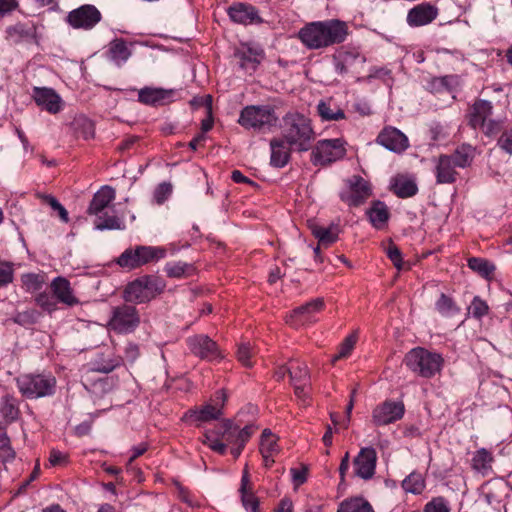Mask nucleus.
Returning a JSON list of instances; mask_svg holds the SVG:
<instances>
[{
	"mask_svg": "<svg viewBox=\"0 0 512 512\" xmlns=\"http://www.w3.org/2000/svg\"><path fill=\"white\" fill-rule=\"evenodd\" d=\"M436 309L443 316H453L457 314L460 309L457 307L452 298L448 297L446 294L442 293L439 299L436 301Z\"/></svg>",
	"mask_w": 512,
	"mask_h": 512,
	"instance_id": "49530a36",
	"label": "nucleus"
},
{
	"mask_svg": "<svg viewBox=\"0 0 512 512\" xmlns=\"http://www.w3.org/2000/svg\"><path fill=\"white\" fill-rule=\"evenodd\" d=\"M493 106L487 100H477L471 107L469 124L473 129H478L492 115Z\"/></svg>",
	"mask_w": 512,
	"mask_h": 512,
	"instance_id": "cd10ccee",
	"label": "nucleus"
},
{
	"mask_svg": "<svg viewBox=\"0 0 512 512\" xmlns=\"http://www.w3.org/2000/svg\"><path fill=\"white\" fill-rule=\"evenodd\" d=\"M468 267L484 278H489L495 271V266L484 258L472 257L468 259Z\"/></svg>",
	"mask_w": 512,
	"mask_h": 512,
	"instance_id": "ea45409f",
	"label": "nucleus"
},
{
	"mask_svg": "<svg viewBox=\"0 0 512 512\" xmlns=\"http://www.w3.org/2000/svg\"><path fill=\"white\" fill-rule=\"evenodd\" d=\"M347 35V24L338 19L310 22L298 32L301 42L313 50L340 44L346 40Z\"/></svg>",
	"mask_w": 512,
	"mask_h": 512,
	"instance_id": "f257e3e1",
	"label": "nucleus"
},
{
	"mask_svg": "<svg viewBox=\"0 0 512 512\" xmlns=\"http://www.w3.org/2000/svg\"><path fill=\"white\" fill-rule=\"evenodd\" d=\"M102 20L100 10L92 4H84L68 12L65 21L73 29L89 31Z\"/></svg>",
	"mask_w": 512,
	"mask_h": 512,
	"instance_id": "9b49d317",
	"label": "nucleus"
},
{
	"mask_svg": "<svg viewBox=\"0 0 512 512\" xmlns=\"http://www.w3.org/2000/svg\"><path fill=\"white\" fill-rule=\"evenodd\" d=\"M56 378L50 373H27L16 378L21 395L27 399L52 396L56 390Z\"/></svg>",
	"mask_w": 512,
	"mask_h": 512,
	"instance_id": "39448f33",
	"label": "nucleus"
},
{
	"mask_svg": "<svg viewBox=\"0 0 512 512\" xmlns=\"http://www.w3.org/2000/svg\"><path fill=\"white\" fill-rule=\"evenodd\" d=\"M288 138L272 139L270 142V164L276 168H282L288 163Z\"/></svg>",
	"mask_w": 512,
	"mask_h": 512,
	"instance_id": "c85d7f7f",
	"label": "nucleus"
},
{
	"mask_svg": "<svg viewBox=\"0 0 512 512\" xmlns=\"http://www.w3.org/2000/svg\"><path fill=\"white\" fill-rule=\"evenodd\" d=\"M39 313L35 309H27L22 312H16L11 320L21 326L32 325L37 322Z\"/></svg>",
	"mask_w": 512,
	"mask_h": 512,
	"instance_id": "8fccbe9b",
	"label": "nucleus"
},
{
	"mask_svg": "<svg viewBox=\"0 0 512 512\" xmlns=\"http://www.w3.org/2000/svg\"><path fill=\"white\" fill-rule=\"evenodd\" d=\"M238 56L240 57V66L242 68L255 70L260 63L262 53L257 50L253 51L248 49L247 51L238 53Z\"/></svg>",
	"mask_w": 512,
	"mask_h": 512,
	"instance_id": "de8ad7c7",
	"label": "nucleus"
},
{
	"mask_svg": "<svg viewBox=\"0 0 512 512\" xmlns=\"http://www.w3.org/2000/svg\"><path fill=\"white\" fill-rule=\"evenodd\" d=\"M437 17V9L429 4H420L412 8L407 15V22L412 27L424 26Z\"/></svg>",
	"mask_w": 512,
	"mask_h": 512,
	"instance_id": "a878e982",
	"label": "nucleus"
},
{
	"mask_svg": "<svg viewBox=\"0 0 512 512\" xmlns=\"http://www.w3.org/2000/svg\"><path fill=\"white\" fill-rule=\"evenodd\" d=\"M203 444L207 445L211 450L224 454L226 452V444L221 440L218 429L207 431L204 434Z\"/></svg>",
	"mask_w": 512,
	"mask_h": 512,
	"instance_id": "c03bdc74",
	"label": "nucleus"
},
{
	"mask_svg": "<svg viewBox=\"0 0 512 512\" xmlns=\"http://www.w3.org/2000/svg\"><path fill=\"white\" fill-rule=\"evenodd\" d=\"M393 189L395 194L400 198L412 197L418 191L415 181L405 178L397 179L393 185Z\"/></svg>",
	"mask_w": 512,
	"mask_h": 512,
	"instance_id": "a19ab883",
	"label": "nucleus"
},
{
	"mask_svg": "<svg viewBox=\"0 0 512 512\" xmlns=\"http://www.w3.org/2000/svg\"><path fill=\"white\" fill-rule=\"evenodd\" d=\"M255 354L254 348L249 342L241 343L237 349V359L245 367H252V357Z\"/></svg>",
	"mask_w": 512,
	"mask_h": 512,
	"instance_id": "603ef678",
	"label": "nucleus"
},
{
	"mask_svg": "<svg viewBox=\"0 0 512 512\" xmlns=\"http://www.w3.org/2000/svg\"><path fill=\"white\" fill-rule=\"evenodd\" d=\"M478 129H481L486 135L492 136L500 131L501 124L499 121L489 119L484 122V125L479 126Z\"/></svg>",
	"mask_w": 512,
	"mask_h": 512,
	"instance_id": "338daca9",
	"label": "nucleus"
},
{
	"mask_svg": "<svg viewBox=\"0 0 512 512\" xmlns=\"http://www.w3.org/2000/svg\"><path fill=\"white\" fill-rule=\"evenodd\" d=\"M176 89L146 86L138 91V101L147 106L158 107L175 101Z\"/></svg>",
	"mask_w": 512,
	"mask_h": 512,
	"instance_id": "2eb2a0df",
	"label": "nucleus"
},
{
	"mask_svg": "<svg viewBox=\"0 0 512 512\" xmlns=\"http://www.w3.org/2000/svg\"><path fill=\"white\" fill-rule=\"evenodd\" d=\"M32 97L38 106L51 114L59 113L63 108L61 97L52 88L34 87Z\"/></svg>",
	"mask_w": 512,
	"mask_h": 512,
	"instance_id": "412c9836",
	"label": "nucleus"
},
{
	"mask_svg": "<svg viewBox=\"0 0 512 512\" xmlns=\"http://www.w3.org/2000/svg\"><path fill=\"white\" fill-rule=\"evenodd\" d=\"M409 370L424 378H431L440 373L444 359L435 352L422 347L411 349L404 357Z\"/></svg>",
	"mask_w": 512,
	"mask_h": 512,
	"instance_id": "423d86ee",
	"label": "nucleus"
},
{
	"mask_svg": "<svg viewBox=\"0 0 512 512\" xmlns=\"http://www.w3.org/2000/svg\"><path fill=\"white\" fill-rule=\"evenodd\" d=\"M405 412L402 402L385 401L376 406L372 413V419L375 425L383 426L400 420Z\"/></svg>",
	"mask_w": 512,
	"mask_h": 512,
	"instance_id": "dca6fc26",
	"label": "nucleus"
},
{
	"mask_svg": "<svg viewBox=\"0 0 512 512\" xmlns=\"http://www.w3.org/2000/svg\"><path fill=\"white\" fill-rule=\"evenodd\" d=\"M453 158L448 155H440L434 167L437 184H452L456 182L458 172L456 171Z\"/></svg>",
	"mask_w": 512,
	"mask_h": 512,
	"instance_id": "b1692460",
	"label": "nucleus"
},
{
	"mask_svg": "<svg viewBox=\"0 0 512 512\" xmlns=\"http://www.w3.org/2000/svg\"><path fill=\"white\" fill-rule=\"evenodd\" d=\"M259 450L265 467H270L274 463V455L278 453V444L275 435L268 429L262 432Z\"/></svg>",
	"mask_w": 512,
	"mask_h": 512,
	"instance_id": "bb28decb",
	"label": "nucleus"
},
{
	"mask_svg": "<svg viewBox=\"0 0 512 512\" xmlns=\"http://www.w3.org/2000/svg\"><path fill=\"white\" fill-rule=\"evenodd\" d=\"M108 59L117 66H122L131 56L127 43L123 39H114L108 45Z\"/></svg>",
	"mask_w": 512,
	"mask_h": 512,
	"instance_id": "c756f323",
	"label": "nucleus"
},
{
	"mask_svg": "<svg viewBox=\"0 0 512 512\" xmlns=\"http://www.w3.org/2000/svg\"><path fill=\"white\" fill-rule=\"evenodd\" d=\"M376 141L387 150L395 153H401L409 146L407 136L400 130L391 126L385 127L378 134Z\"/></svg>",
	"mask_w": 512,
	"mask_h": 512,
	"instance_id": "a211bd4d",
	"label": "nucleus"
},
{
	"mask_svg": "<svg viewBox=\"0 0 512 512\" xmlns=\"http://www.w3.org/2000/svg\"><path fill=\"white\" fill-rule=\"evenodd\" d=\"M14 279V270L8 262L2 263L0 266V288L7 286Z\"/></svg>",
	"mask_w": 512,
	"mask_h": 512,
	"instance_id": "680f3d73",
	"label": "nucleus"
},
{
	"mask_svg": "<svg viewBox=\"0 0 512 512\" xmlns=\"http://www.w3.org/2000/svg\"><path fill=\"white\" fill-rule=\"evenodd\" d=\"M403 489L412 494H421L425 488V481L420 473L412 472L402 482Z\"/></svg>",
	"mask_w": 512,
	"mask_h": 512,
	"instance_id": "79ce46f5",
	"label": "nucleus"
},
{
	"mask_svg": "<svg viewBox=\"0 0 512 512\" xmlns=\"http://www.w3.org/2000/svg\"><path fill=\"white\" fill-rule=\"evenodd\" d=\"M346 142L342 138L319 140L311 152L314 165H329L341 160L346 155Z\"/></svg>",
	"mask_w": 512,
	"mask_h": 512,
	"instance_id": "9d476101",
	"label": "nucleus"
},
{
	"mask_svg": "<svg viewBox=\"0 0 512 512\" xmlns=\"http://www.w3.org/2000/svg\"><path fill=\"white\" fill-rule=\"evenodd\" d=\"M337 512H374L368 501L362 497L350 498L342 501Z\"/></svg>",
	"mask_w": 512,
	"mask_h": 512,
	"instance_id": "4c0bfd02",
	"label": "nucleus"
},
{
	"mask_svg": "<svg viewBox=\"0 0 512 512\" xmlns=\"http://www.w3.org/2000/svg\"><path fill=\"white\" fill-rule=\"evenodd\" d=\"M290 476L294 490H297L303 485L309 476V467L306 464L300 463L298 467L290 468Z\"/></svg>",
	"mask_w": 512,
	"mask_h": 512,
	"instance_id": "09e8293b",
	"label": "nucleus"
},
{
	"mask_svg": "<svg viewBox=\"0 0 512 512\" xmlns=\"http://www.w3.org/2000/svg\"><path fill=\"white\" fill-rule=\"evenodd\" d=\"M424 512H450V506L444 497H434L424 506Z\"/></svg>",
	"mask_w": 512,
	"mask_h": 512,
	"instance_id": "864d4df0",
	"label": "nucleus"
},
{
	"mask_svg": "<svg viewBox=\"0 0 512 512\" xmlns=\"http://www.w3.org/2000/svg\"><path fill=\"white\" fill-rule=\"evenodd\" d=\"M124 356L128 362H135L139 356V346L135 343L129 342L124 349Z\"/></svg>",
	"mask_w": 512,
	"mask_h": 512,
	"instance_id": "774afa93",
	"label": "nucleus"
},
{
	"mask_svg": "<svg viewBox=\"0 0 512 512\" xmlns=\"http://www.w3.org/2000/svg\"><path fill=\"white\" fill-rule=\"evenodd\" d=\"M356 340L357 338L355 335H350L346 337L345 340L340 345L338 354L333 358V361L347 357L354 348Z\"/></svg>",
	"mask_w": 512,
	"mask_h": 512,
	"instance_id": "13d9d810",
	"label": "nucleus"
},
{
	"mask_svg": "<svg viewBox=\"0 0 512 512\" xmlns=\"http://www.w3.org/2000/svg\"><path fill=\"white\" fill-rule=\"evenodd\" d=\"M165 286V281L162 278L155 275H144L126 285L123 298L130 303H147L161 294Z\"/></svg>",
	"mask_w": 512,
	"mask_h": 512,
	"instance_id": "20e7f679",
	"label": "nucleus"
},
{
	"mask_svg": "<svg viewBox=\"0 0 512 512\" xmlns=\"http://www.w3.org/2000/svg\"><path fill=\"white\" fill-rule=\"evenodd\" d=\"M476 155V149L470 144H462L457 147L453 154L449 155L453 158V163L458 168L469 167Z\"/></svg>",
	"mask_w": 512,
	"mask_h": 512,
	"instance_id": "473e14b6",
	"label": "nucleus"
},
{
	"mask_svg": "<svg viewBox=\"0 0 512 512\" xmlns=\"http://www.w3.org/2000/svg\"><path fill=\"white\" fill-rule=\"evenodd\" d=\"M176 248L173 244L169 247L137 245L128 248L117 258V264L127 270H133L147 264L156 263L164 259L168 252L175 254Z\"/></svg>",
	"mask_w": 512,
	"mask_h": 512,
	"instance_id": "7ed1b4c3",
	"label": "nucleus"
},
{
	"mask_svg": "<svg viewBox=\"0 0 512 512\" xmlns=\"http://www.w3.org/2000/svg\"><path fill=\"white\" fill-rule=\"evenodd\" d=\"M294 392L296 397L299 399L300 404L302 406H307L309 404V385L308 382H303L300 384H294Z\"/></svg>",
	"mask_w": 512,
	"mask_h": 512,
	"instance_id": "0e129e2a",
	"label": "nucleus"
},
{
	"mask_svg": "<svg viewBox=\"0 0 512 512\" xmlns=\"http://www.w3.org/2000/svg\"><path fill=\"white\" fill-rule=\"evenodd\" d=\"M173 187L169 182L160 183L154 190V200L157 204H163L172 194Z\"/></svg>",
	"mask_w": 512,
	"mask_h": 512,
	"instance_id": "5fc2aeb1",
	"label": "nucleus"
},
{
	"mask_svg": "<svg viewBox=\"0 0 512 512\" xmlns=\"http://www.w3.org/2000/svg\"><path fill=\"white\" fill-rule=\"evenodd\" d=\"M315 132L311 121L303 114H290V152H304L312 148Z\"/></svg>",
	"mask_w": 512,
	"mask_h": 512,
	"instance_id": "6e6552de",
	"label": "nucleus"
},
{
	"mask_svg": "<svg viewBox=\"0 0 512 512\" xmlns=\"http://www.w3.org/2000/svg\"><path fill=\"white\" fill-rule=\"evenodd\" d=\"M120 365L119 359L109 358L107 360L103 359L102 356L96 358L92 362V370L95 372H101L104 374L112 372L116 367Z\"/></svg>",
	"mask_w": 512,
	"mask_h": 512,
	"instance_id": "3c124183",
	"label": "nucleus"
},
{
	"mask_svg": "<svg viewBox=\"0 0 512 512\" xmlns=\"http://www.w3.org/2000/svg\"><path fill=\"white\" fill-rule=\"evenodd\" d=\"M241 501L248 512H258L259 501L251 492H241Z\"/></svg>",
	"mask_w": 512,
	"mask_h": 512,
	"instance_id": "052dcab7",
	"label": "nucleus"
},
{
	"mask_svg": "<svg viewBox=\"0 0 512 512\" xmlns=\"http://www.w3.org/2000/svg\"><path fill=\"white\" fill-rule=\"evenodd\" d=\"M489 307L487 303L482 300L480 297L475 296L469 306V312L473 317L477 319H481L488 313Z\"/></svg>",
	"mask_w": 512,
	"mask_h": 512,
	"instance_id": "6e6d98bb",
	"label": "nucleus"
},
{
	"mask_svg": "<svg viewBox=\"0 0 512 512\" xmlns=\"http://www.w3.org/2000/svg\"><path fill=\"white\" fill-rule=\"evenodd\" d=\"M347 184L349 190L342 192L340 197L349 206H359L371 195L369 183L361 176L353 175L347 180Z\"/></svg>",
	"mask_w": 512,
	"mask_h": 512,
	"instance_id": "4468645a",
	"label": "nucleus"
},
{
	"mask_svg": "<svg viewBox=\"0 0 512 512\" xmlns=\"http://www.w3.org/2000/svg\"><path fill=\"white\" fill-rule=\"evenodd\" d=\"M317 111L324 121H338L345 118L344 111L339 106L330 102L320 101Z\"/></svg>",
	"mask_w": 512,
	"mask_h": 512,
	"instance_id": "e433bc0d",
	"label": "nucleus"
},
{
	"mask_svg": "<svg viewBox=\"0 0 512 512\" xmlns=\"http://www.w3.org/2000/svg\"><path fill=\"white\" fill-rule=\"evenodd\" d=\"M218 432L220 434L221 440L224 441L225 444H236L238 443V433L237 426L233 424V422L226 420L218 427Z\"/></svg>",
	"mask_w": 512,
	"mask_h": 512,
	"instance_id": "a18cd8bd",
	"label": "nucleus"
},
{
	"mask_svg": "<svg viewBox=\"0 0 512 512\" xmlns=\"http://www.w3.org/2000/svg\"><path fill=\"white\" fill-rule=\"evenodd\" d=\"M190 352L202 360H221L223 355L218 344L205 334L194 335L187 338Z\"/></svg>",
	"mask_w": 512,
	"mask_h": 512,
	"instance_id": "ddd939ff",
	"label": "nucleus"
},
{
	"mask_svg": "<svg viewBox=\"0 0 512 512\" xmlns=\"http://www.w3.org/2000/svg\"><path fill=\"white\" fill-rule=\"evenodd\" d=\"M226 401V394L223 390L216 392L213 404L209 403L200 408L189 409L183 419L193 423L208 422L216 420L222 415V407Z\"/></svg>",
	"mask_w": 512,
	"mask_h": 512,
	"instance_id": "f8f14e48",
	"label": "nucleus"
},
{
	"mask_svg": "<svg viewBox=\"0 0 512 512\" xmlns=\"http://www.w3.org/2000/svg\"><path fill=\"white\" fill-rule=\"evenodd\" d=\"M115 197V189L107 185L101 187V189L94 194L87 212L88 214L96 217L94 224L97 230L124 229V223L120 218L109 213V210L111 209L110 204Z\"/></svg>",
	"mask_w": 512,
	"mask_h": 512,
	"instance_id": "f03ea898",
	"label": "nucleus"
},
{
	"mask_svg": "<svg viewBox=\"0 0 512 512\" xmlns=\"http://www.w3.org/2000/svg\"><path fill=\"white\" fill-rule=\"evenodd\" d=\"M50 288L58 302L68 307H73L80 303L79 299L74 295V291L67 278L62 276L55 277L50 283Z\"/></svg>",
	"mask_w": 512,
	"mask_h": 512,
	"instance_id": "4be33fe9",
	"label": "nucleus"
},
{
	"mask_svg": "<svg viewBox=\"0 0 512 512\" xmlns=\"http://www.w3.org/2000/svg\"><path fill=\"white\" fill-rule=\"evenodd\" d=\"M366 58L359 53L344 52L334 57V68L339 75L359 74L364 67Z\"/></svg>",
	"mask_w": 512,
	"mask_h": 512,
	"instance_id": "aec40b11",
	"label": "nucleus"
},
{
	"mask_svg": "<svg viewBox=\"0 0 512 512\" xmlns=\"http://www.w3.org/2000/svg\"><path fill=\"white\" fill-rule=\"evenodd\" d=\"M388 258L393 262L394 266L401 270L403 266L402 253L400 249L394 244L390 243L386 250Z\"/></svg>",
	"mask_w": 512,
	"mask_h": 512,
	"instance_id": "e2e57ef3",
	"label": "nucleus"
},
{
	"mask_svg": "<svg viewBox=\"0 0 512 512\" xmlns=\"http://www.w3.org/2000/svg\"><path fill=\"white\" fill-rule=\"evenodd\" d=\"M6 33L9 39L14 43H20L25 40H30L35 37V28L30 27L23 23H17L14 26H9L6 29Z\"/></svg>",
	"mask_w": 512,
	"mask_h": 512,
	"instance_id": "f704fd0d",
	"label": "nucleus"
},
{
	"mask_svg": "<svg viewBox=\"0 0 512 512\" xmlns=\"http://www.w3.org/2000/svg\"><path fill=\"white\" fill-rule=\"evenodd\" d=\"M45 202L51 206V208L59 213L60 219L67 223L69 221L68 212L64 206L52 195H45L43 197Z\"/></svg>",
	"mask_w": 512,
	"mask_h": 512,
	"instance_id": "bf43d9fd",
	"label": "nucleus"
},
{
	"mask_svg": "<svg viewBox=\"0 0 512 512\" xmlns=\"http://www.w3.org/2000/svg\"><path fill=\"white\" fill-rule=\"evenodd\" d=\"M230 19L239 24L250 25L262 22L257 9L249 4L236 3L228 8Z\"/></svg>",
	"mask_w": 512,
	"mask_h": 512,
	"instance_id": "5701e85b",
	"label": "nucleus"
},
{
	"mask_svg": "<svg viewBox=\"0 0 512 512\" xmlns=\"http://www.w3.org/2000/svg\"><path fill=\"white\" fill-rule=\"evenodd\" d=\"M340 233V226L335 223H331L328 226L314 225L312 227V234L318 239V246L314 250L315 254H319L321 247L326 248L335 243Z\"/></svg>",
	"mask_w": 512,
	"mask_h": 512,
	"instance_id": "393cba45",
	"label": "nucleus"
},
{
	"mask_svg": "<svg viewBox=\"0 0 512 512\" xmlns=\"http://www.w3.org/2000/svg\"><path fill=\"white\" fill-rule=\"evenodd\" d=\"M370 223L376 229H382L389 219V210L382 201L373 202L366 212Z\"/></svg>",
	"mask_w": 512,
	"mask_h": 512,
	"instance_id": "2f4dec72",
	"label": "nucleus"
},
{
	"mask_svg": "<svg viewBox=\"0 0 512 512\" xmlns=\"http://www.w3.org/2000/svg\"><path fill=\"white\" fill-rule=\"evenodd\" d=\"M46 281L47 275L45 272L25 273L21 276L22 285L29 293L40 290Z\"/></svg>",
	"mask_w": 512,
	"mask_h": 512,
	"instance_id": "58836bf2",
	"label": "nucleus"
},
{
	"mask_svg": "<svg viewBox=\"0 0 512 512\" xmlns=\"http://www.w3.org/2000/svg\"><path fill=\"white\" fill-rule=\"evenodd\" d=\"M0 412L7 422L17 420L20 414L18 399L9 394L4 395L0 400Z\"/></svg>",
	"mask_w": 512,
	"mask_h": 512,
	"instance_id": "72a5a7b5",
	"label": "nucleus"
},
{
	"mask_svg": "<svg viewBox=\"0 0 512 512\" xmlns=\"http://www.w3.org/2000/svg\"><path fill=\"white\" fill-rule=\"evenodd\" d=\"M36 304L48 313L57 309V303L51 295L46 292L39 293L35 298Z\"/></svg>",
	"mask_w": 512,
	"mask_h": 512,
	"instance_id": "4d7b16f0",
	"label": "nucleus"
},
{
	"mask_svg": "<svg viewBox=\"0 0 512 512\" xmlns=\"http://www.w3.org/2000/svg\"><path fill=\"white\" fill-rule=\"evenodd\" d=\"M140 322V314L137 308L125 303L112 309L108 326L110 330L117 334H129L139 327Z\"/></svg>",
	"mask_w": 512,
	"mask_h": 512,
	"instance_id": "1a4fd4ad",
	"label": "nucleus"
},
{
	"mask_svg": "<svg viewBox=\"0 0 512 512\" xmlns=\"http://www.w3.org/2000/svg\"><path fill=\"white\" fill-rule=\"evenodd\" d=\"M376 462V450L372 447L362 448L353 460L355 475L364 480L371 479L375 474Z\"/></svg>",
	"mask_w": 512,
	"mask_h": 512,
	"instance_id": "f3484780",
	"label": "nucleus"
},
{
	"mask_svg": "<svg viewBox=\"0 0 512 512\" xmlns=\"http://www.w3.org/2000/svg\"><path fill=\"white\" fill-rule=\"evenodd\" d=\"M498 146L506 153L512 155V129L502 133L498 139Z\"/></svg>",
	"mask_w": 512,
	"mask_h": 512,
	"instance_id": "69168bd1",
	"label": "nucleus"
},
{
	"mask_svg": "<svg viewBox=\"0 0 512 512\" xmlns=\"http://www.w3.org/2000/svg\"><path fill=\"white\" fill-rule=\"evenodd\" d=\"M324 306L322 299L317 298L309 301L295 309L290 313V326L298 328L315 321V314Z\"/></svg>",
	"mask_w": 512,
	"mask_h": 512,
	"instance_id": "6ab92c4d",
	"label": "nucleus"
},
{
	"mask_svg": "<svg viewBox=\"0 0 512 512\" xmlns=\"http://www.w3.org/2000/svg\"><path fill=\"white\" fill-rule=\"evenodd\" d=\"M0 451L1 461L10 462L15 459L16 453L11 447L10 438L7 435L6 427L0 423Z\"/></svg>",
	"mask_w": 512,
	"mask_h": 512,
	"instance_id": "37998d69",
	"label": "nucleus"
},
{
	"mask_svg": "<svg viewBox=\"0 0 512 512\" xmlns=\"http://www.w3.org/2000/svg\"><path fill=\"white\" fill-rule=\"evenodd\" d=\"M493 456L485 448L478 449L474 452L471 459L473 470L482 476H488L492 472Z\"/></svg>",
	"mask_w": 512,
	"mask_h": 512,
	"instance_id": "7c9ffc66",
	"label": "nucleus"
},
{
	"mask_svg": "<svg viewBox=\"0 0 512 512\" xmlns=\"http://www.w3.org/2000/svg\"><path fill=\"white\" fill-rule=\"evenodd\" d=\"M164 271L170 278H184L191 276L195 272V268L190 263L177 261L167 262Z\"/></svg>",
	"mask_w": 512,
	"mask_h": 512,
	"instance_id": "c9c22d12",
	"label": "nucleus"
},
{
	"mask_svg": "<svg viewBox=\"0 0 512 512\" xmlns=\"http://www.w3.org/2000/svg\"><path fill=\"white\" fill-rule=\"evenodd\" d=\"M278 117L270 105H249L239 115L238 123L245 129L261 131L275 126Z\"/></svg>",
	"mask_w": 512,
	"mask_h": 512,
	"instance_id": "0eeeda50",
	"label": "nucleus"
}]
</instances>
